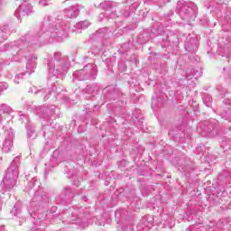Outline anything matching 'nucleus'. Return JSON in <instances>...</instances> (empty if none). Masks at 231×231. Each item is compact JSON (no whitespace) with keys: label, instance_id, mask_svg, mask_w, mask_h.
<instances>
[{"label":"nucleus","instance_id":"obj_1","mask_svg":"<svg viewBox=\"0 0 231 231\" xmlns=\"http://www.w3.org/2000/svg\"><path fill=\"white\" fill-rule=\"evenodd\" d=\"M68 30L69 27H62L60 23H55V21L51 15H45L42 22V31L36 32H28L25 36L22 37L20 50L16 52V55H23L24 51H27L28 46H36L41 48L48 42H62L64 39L68 38Z\"/></svg>","mask_w":231,"mask_h":231},{"label":"nucleus","instance_id":"obj_2","mask_svg":"<svg viewBox=\"0 0 231 231\" xmlns=\"http://www.w3.org/2000/svg\"><path fill=\"white\" fill-rule=\"evenodd\" d=\"M47 66L49 68L50 75L52 77H59V75H66L69 69L68 57L62 56V53L56 51L52 58L47 59Z\"/></svg>","mask_w":231,"mask_h":231},{"label":"nucleus","instance_id":"obj_3","mask_svg":"<svg viewBox=\"0 0 231 231\" xmlns=\"http://www.w3.org/2000/svg\"><path fill=\"white\" fill-rule=\"evenodd\" d=\"M19 165H21V157L16 156L7 168L5 176L1 182L4 190L10 191L15 187V183H17V179L19 178Z\"/></svg>","mask_w":231,"mask_h":231},{"label":"nucleus","instance_id":"obj_4","mask_svg":"<svg viewBox=\"0 0 231 231\" xmlns=\"http://www.w3.org/2000/svg\"><path fill=\"white\" fill-rule=\"evenodd\" d=\"M182 21L192 23L198 17V5L192 2L179 0L175 10Z\"/></svg>","mask_w":231,"mask_h":231},{"label":"nucleus","instance_id":"obj_5","mask_svg":"<svg viewBox=\"0 0 231 231\" xmlns=\"http://www.w3.org/2000/svg\"><path fill=\"white\" fill-rule=\"evenodd\" d=\"M217 120L211 119L209 121H204L199 125V134L201 136H215L217 134Z\"/></svg>","mask_w":231,"mask_h":231},{"label":"nucleus","instance_id":"obj_6","mask_svg":"<svg viewBox=\"0 0 231 231\" xmlns=\"http://www.w3.org/2000/svg\"><path fill=\"white\" fill-rule=\"evenodd\" d=\"M48 201H50L48 195H46V192H44V189L42 188H40L38 185V189L34 191V195L31 201V207L39 206L40 208H44Z\"/></svg>","mask_w":231,"mask_h":231},{"label":"nucleus","instance_id":"obj_7","mask_svg":"<svg viewBox=\"0 0 231 231\" xmlns=\"http://www.w3.org/2000/svg\"><path fill=\"white\" fill-rule=\"evenodd\" d=\"M120 95H122L120 88L115 86H109L104 89V98L109 102H112V100H117V98H120Z\"/></svg>","mask_w":231,"mask_h":231},{"label":"nucleus","instance_id":"obj_8","mask_svg":"<svg viewBox=\"0 0 231 231\" xmlns=\"http://www.w3.org/2000/svg\"><path fill=\"white\" fill-rule=\"evenodd\" d=\"M19 120L20 122H23V124H25L27 136H29V138H36L37 134H35V127L32 124V121H30V116L28 115L22 114L20 115Z\"/></svg>","mask_w":231,"mask_h":231},{"label":"nucleus","instance_id":"obj_9","mask_svg":"<svg viewBox=\"0 0 231 231\" xmlns=\"http://www.w3.org/2000/svg\"><path fill=\"white\" fill-rule=\"evenodd\" d=\"M209 201L213 205H225L228 201V193L225 190L214 193L209 197Z\"/></svg>","mask_w":231,"mask_h":231},{"label":"nucleus","instance_id":"obj_10","mask_svg":"<svg viewBox=\"0 0 231 231\" xmlns=\"http://www.w3.org/2000/svg\"><path fill=\"white\" fill-rule=\"evenodd\" d=\"M23 3H22L17 10L14 12L15 17L17 19H21L22 17H26L30 15V14H32V8L30 4H26V1L23 0Z\"/></svg>","mask_w":231,"mask_h":231},{"label":"nucleus","instance_id":"obj_11","mask_svg":"<svg viewBox=\"0 0 231 231\" xmlns=\"http://www.w3.org/2000/svg\"><path fill=\"white\" fill-rule=\"evenodd\" d=\"M100 8L106 10V17L110 19H116V14L115 13V8H116V3L111 1H105L100 4Z\"/></svg>","mask_w":231,"mask_h":231},{"label":"nucleus","instance_id":"obj_12","mask_svg":"<svg viewBox=\"0 0 231 231\" xmlns=\"http://www.w3.org/2000/svg\"><path fill=\"white\" fill-rule=\"evenodd\" d=\"M5 141L3 143V146H2V152L8 153L10 152V151H12V147H14V131L12 130H7L5 132Z\"/></svg>","mask_w":231,"mask_h":231},{"label":"nucleus","instance_id":"obj_13","mask_svg":"<svg viewBox=\"0 0 231 231\" xmlns=\"http://www.w3.org/2000/svg\"><path fill=\"white\" fill-rule=\"evenodd\" d=\"M88 71H91V65H86L83 69L76 70L73 73V77L74 79H77V80H88V79H94L95 74L93 73L91 76H89Z\"/></svg>","mask_w":231,"mask_h":231},{"label":"nucleus","instance_id":"obj_14","mask_svg":"<svg viewBox=\"0 0 231 231\" xmlns=\"http://www.w3.org/2000/svg\"><path fill=\"white\" fill-rule=\"evenodd\" d=\"M34 113L40 118H48V116H51L55 113V106H38L34 110Z\"/></svg>","mask_w":231,"mask_h":231},{"label":"nucleus","instance_id":"obj_15","mask_svg":"<svg viewBox=\"0 0 231 231\" xmlns=\"http://www.w3.org/2000/svg\"><path fill=\"white\" fill-rule=\"evenodd\" d=\"M30 214L31 216L35 219V225H41L43 223L44 219H46V214L42 213L39 214V210H41L39 206H33L32 207V202L30 203ZM38 212V213H36Z\"/></svg>","mask_w":231,"mask_h":231},{"label":"nucleus","instance_id":"obj_16","mask_svg":"<svg viewBox=\"0 0 231 231\" xmlns=\"http://www.w3.org/2000/svg\"><path fill=\"white\" fill-rule=\"evenodd\" d=\"M10 35V27L8 25H4L0 27V51H6V45L3 44Z\"/></svg>","mask_w":231,"mask_h":231},{"label":"nucleus","instance_id":"obj_17","mask_svg":"<svg viewBox=\"0 0 231 231\" xmlns=\"http://www.w3.org/2000/svg\"><path fill=\"white\" fill-rule=\"evenodd\" d=\"M109 33L111 31L107 27L97 30L95 33L90 35V39L97 41L98 39H109Z\"/></svg>","mask_w":231,"mask_h":231},{"label":"nucleus","instance_id":"obj_18","mask_svg":"<svg viewBox=\"0 0 231 231\" xmlns=\"http://www.w3.org/2000/svg\"><path fill=\"white\" fill-rule=\"evenodd\" d=\"M60 198L61 201H65V203H71V200L75 198V193L71 190V188L65 187Z\"/></svg>","mask_w":231,"mask_h":231},{"label":"nucleus","instance_id":"obj_19","mask_svg":"<svg viewBox=\"0 0 231 231\" xmlns=\"http://www.w3.org/2000/svg\"><path fill=\"white\" fill-rule=\"evenodd\" d=\"M123 2L126 3L128 5L127 11H125L123 14L124 17H129L131 15V12H134L138 6H140V4L134 0H123ZM130 10V11H129Z\"/></svg>","mask_w":231,"mask_h":231},{"label":"nucleus","instance_id":"obj_20","mask_svg":"<svg viewBox=\"0 0 231 231\" xmlns=\"http://www.w3.org/2000/svg\"><path fill=\"white\" fill-rule=\"evenodd\" d=\"M185 50L189 53H195L198 51V40L196 38H190L189 41L185 42Z\"/></svg>","mask_w":231,"mask_h":231},{"label":"nucleus","instance_id":"obj_21","mask_svg":"<svg viewBox=\"0 0 231 231\" xmlns=\"http://www.w3.org/2000/svg\"><path fill=\"white\" fill-rule=\"evenodd\" d=\"M65 16L68 17V19H76V17L79 16V7L75 5H71L66 9H64Z\"/></svg>","mask_w":231,"mask_h":231},{"label":"nucleus","instance_id":"obj_22","mask_svg":"<svg viewBox=\"0 0 231 231\" xmlns=\"http://www.w3.org/2000/svg\"><path fill=\"white\" fill-rule=\"evenodd\" d=\"M25 59H27V66L26 68L28 69H33L34 68H36L37 66V62H35V60H37V57L33 56V54L25 55Z\"/></svg>","mask_w":231,"mask_h":231},{"label":"nucleus","instance_id":"obj_23","mask_svg":"<svg viewBox=\"0 0 231 231\" xmlns=\"http://www.w3.org/2000/svg\"><path fill=\"white\" fill-rule=\"evenodd\" d=\"M39 185V182L37 181V178H32L27 184L25 188V192H28V194H32V190L35 189V187Z\"/></svg>","mask_w":231,"mask_h":231},{"label":"nucleus","instance_id":"obj_24","mask_svg":"<svg viewBox=\"0 0 231 231\" xmlns=\"http://www.w3.org/2000/svg\"><path fill=\"white\" fill-rule=\"evenodd\" d=\"M199 76H201V73H199V71L196 69H191L186 70L187 80H190L192 79V77H196V79H198V77H199Z\"/></svg>","mask_w":231,"mask_h":231},{"label":"nucleus","instance_id":"obj_25","mask_svg":"<svg viewBox=\"0 0 231 231\" xmlns=\"http://www.w3.org/2000/svg\"><path fill=\"white\" fill-rule=\"evenodd\" d=\"M89 214L88 208H80L79 211H75L72 213V216H76V217H86Z\"/></svg>","mask_w":231,"mask_h":231},{"label":"nucleus","instance_id":"obj_26","mask_svg":"<svg viewBox=\"0 0 231 231\" xmlns=\"http://www.w3.org/2000/svg\"><path fill=\"white\" fill-rule=\"evenodd\" d=\"M87 66L91 67V69L87 72V75H88V77H91V75H93L94 73V78H88V80H95V79H97V65L93 63H88L87 64Z\"/></svg>","mask_w":231,"mask_h":231},{"label":"nucleus","instance_id":"obj_27","mask_svg":"<svg viewBox=\"0 0 231 231\" xmlns=\"http://www.w3.org/2000/svg\"><path fill=\"white\" fill-rule=\"evenodd\" d=\"M21 208H23V205L21 202H17L11 210V214L15 217H17V216H21Z\"/></svg>","mask_w":231,"mask_h":231},{"label":"nucleus","instance_id":"obj_28","mask_svg":"<svg viewBox=\"0 0 231 231\" xmlns=\"http://www.w3.org/2000/svg\"><path fill=\"white\" fill-rule=\"evenodd\" d=\"M203 102L207 107H210L212 106V96L210 95H206L203 97Z\"/></svg>","mask_w":231,"mask_h":231},{"label":"nucleus","instance_id":"obj_29","mask_svg":"<svg viewBox=\"0 0 231 231\" xmlns=\"http://www.w3.org/2000/svg\"><path fill=\"white\" fill-rule=\"evenodd\" d=\"M0 113H12V107L8 106L6 104L0 105Z\"/></svg>","mask_w":231,"mask_h":231},{"label":"nucleus","instance_id":"obj_30","mask_svg":"<svg viewBox=\"0 0 231 231\" xmlns=\"http://www.w3.org/2000/svg\"><path fill=\"white\" fill-rule=\"evenodd\" d=\"M150 1L156 3L159 6H163V5L171 2V0H144V3H149Z\"/></svg>","mask_w":231,"mask_h":231},{"label":"nucleus","instance_id":"obj_31","mask_svg":"<svg viewBox=\"0 0 231 231\" xmlns=\"http://www.w3.org/2000/svg\"><path fill=\"white\" fill-rule=\"evenodd\" d=\"M88 26H89V22L88 20L77 23V28H81V30H86Z\"/></svg>","mask_w":231,"mask_h":231},{"label":"nucleus","instance_id":"obj_32","mask_svg":"<svg viewBox=\"0 0 231 231\" xmlns=\"http://www.w3.org/2000/svg\"><path fill=\"white\" fill-rule=\"evenodd\" d=\"M84 93H86L87 95H93L95 93V87L94 86H87L84 88Z\"/></svg>","mask_w":231,"mask_h":231},{"label":"nucleus","instance_id":"obj_33","mask_svg":"<svg viewBox=\"0 0 231 231\" xmlns=\"http://www.w3.org/2000/svg\"><path fill=\"white\" fill-rule=\"evenodd\" d=\"M40 92L44 93V100H48V98H50V95H51V88L42 89Z\"/></svg>","mask_w":231,"mask_h":231},{"label":"nucleus","instance_id":"obj_34","mask_svg":"<svg viewBox=\"0 0 231 231\" xmlns=\"http://www.w3.org/2000/svg\"><path fill=\"white\" fill-rule=\"evenodd\" d=\"M134 122L137 127H140L143 124V121L142 120V116L134 117Z\"/></svg>","mask_w":231,"mask_h":231},{"label":"nucleus","instance_id":"obj_35","mask_svg":"<svg viewBox=\"0 0 231 231\" xmlns=\"http://www.w3.org/2000/svg\"><path fill=\"white\" fill-rule=\"evenodd\" d=\"M156 105L157 107H163V102H162V98L153 99L152 100V106Z\"/></svg>","mask_w":231,"mask_h":231},{"label":"nucleus","instance_id":"obj_36","mask_svg":"<svg viewBox=\"0 0 231 231\" xmlns=\"http://www.w3.org/2000/svg\"><path fill=\"white\" fill-rule=\"evenodd\" d=\"M24 75H25V73H20V74L16 75L14 78L15 84H19L20 80H23V77H24Z\"/></svg>","mask_w":231,"mask_h":231},{"label":"nucleus","instance_id":"obj_37","mask_svg":"<svg viewBox=\"0 0 231 231\" xmlns=\"http://www.w3.org/2000/svg\"><path fill=\"white\" fill-rule=\"evenodd\" d=\"M39 5L40 6H48V5H50V0H40L39 1Z\"/></svg>","mask_w":231,"mask_h":231},{"label":"nucleus","instance_id":"obj_38","mask_svg":"<svg viewBox=\"0 0 231 231\" xmlns=\"http://www.w3.org/2000/svg\"><path fill=\"white\" fill-rule=\"evenodd\" d=\"M5 89H8V85L6 83L0 85V95L3 93V91H5Z\"/></svg>","mask_w":231,"mask_h":231},{"label":"nucleus","instance_id":"obj_39","mask_svg":"<svg viewBox=\"0 0 231 231\" xmlns=\"http://www.w3.org/2000/svg\"><path fill=\"white\" fill-rule=\"evenodd\" d=\"M223 104H225L226 106H231V99H224Z\"/></svg>","mask_w":231,"mask_h":231},{"label":"nucleus","instance_id":"obj_40","mask_svg":"<svg viewBox=\"0 0 231 231\" xmlns=\"http://www.w3.org/2000/svg\"><path fill=\"white\" fill-rule=\"evenodd\" d=\"M106 15H107V14H100L98 16L99 21H104Z\"/></svg>","mask_w":231,"mask_h":231},{"label":"nucleus","instance_id":"obj_41","mask_svg":"<svg viewBox=\"0 0 231 231\" xmlns=\"http://www.w3.org/2000/svg\"><path fill=\"white\" fill-rule=\"evenodd\" d=\"M3 120H5V116L0 114V125L3 124Z\"/></svg>","mask_w":231,"mask_h":231},{"label":"nucleus","instance_id":"obj_42","mask_svg":"<svg viewBox=\"0 0 231 231\" xmlns=\"http://www.w3.org/2000/svg\"><path fill=\"white\" fill-rule=\"evenodd\" d=\"M0 231H5V226H0Z\"/></svg>","mask_w":231,"mask_h":231},{"label":"nucleus","instance_id":"obj_43","mask_svg":"<svg viewBox=\"0 0 231 231\" xmlns=\"http://www.w3.org/2000/svg\"><path fill=\"white\" fill-rule=\"evenodd\" d=\"M74 185H76L77 187H79V181H74Z\"/></svg>","mask_w":231,"mask_h":231},{"label":"nucleus","instance_id":"obj_44","mask_svg":"<svg viewBox=\"0 0 231 231\" xmlns=\"http://www.w3.org/2000/svg\"><path fill=\"white\" fill-rule=\"evenodd\" d=\"M33 231H42V229H41V228H36V229H34Z\"/></svg>","mask_w":231,"mask_h":231},{"label":"nucleus","instance_id":"obj_45","mask_svg":"<svg viewBox=\"0 0 231 231\" xmlns=\"http://www.w3.org/2000/svg\"><path fill=\"white\" fill-rule=\"evenodd\" d=\"M147 227H143L142 231H147Z\"/></svg>","mask_w":231,"mask_h":231},{"label":"nucleus","instance_id":"obj_46","mask_svg":"<svg viewBox=\"0 0 231 231\" xmlns=\"http://www.w3.org/2000/svg\"><path fill=\"white\" fill-rule=\"evenodd\" d=\"M223 118H225V120H228V117L226 116H224Z\"/></svg>","mask_w":231,"mask_h":231},{"label":"nucleus","instance_id":"obj_47","mask_svg":"<svg viewBox=\"0 0 231 231\" xmlns=\"http://www.w3.org/2000/svg\"><path fill=\"white\" fill-rule=\"evenodd\" d=\"M82 199L86 201V199H88V197H82Z\"/></svg>","mask_w":231,"mask_h":231},{"label":"nucleus","instance_id":"obj_48","mask_svg":"<svg viewBox=\"0 0 231 231\" xmlns=\"http://www.w3.org/2000/svg\"><path fill=\"white\" fill-rule=\"evenodd\" d=\"M97 121H92V124H96Z\"/></svg>","mask_w":231,"mask_h":231},{"label":"nucleus","instance_id":"obj_49","mask_svg":"<svg viewBox=\"0 0 231 231\" xmlns=\"http://www.w3.org/2000/svg\"><path fill=\"white\" fill-rule=\"evenodd\" d=\"M201 148H197V151H199Z\"/></svg>","mask_w":231,"mask_h":231}]
</instances>
